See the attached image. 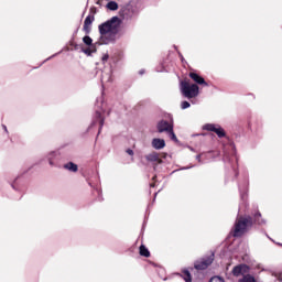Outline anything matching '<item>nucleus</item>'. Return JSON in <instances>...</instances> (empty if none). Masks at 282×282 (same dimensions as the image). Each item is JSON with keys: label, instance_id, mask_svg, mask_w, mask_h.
Masks as SVG:
<instances>
[{"label": "nucleus", "instance_id": "1", "mask_svg": "<svg viewBox=\"0 0 282 282\" xmlns=\"http://www.w3.org/2000/svg\"><path fill=\"white\" fill-rule=\"evenodd\" d=\"M120 18L112 17L110 20L98 26L100 33V45H109V43H113L116 41L118 32H120Z\"/></svg>", "mask_w": 282, "mask_h": 282}, {"label": "nucleus", "instance_id": "2", "mask_svg": "<svg viewBox=\"0 0 282 282\" xmlns=\"http://www.w3.org/2000/svg\"><path fill=\"white\" fill-rule=\"evenodd\" d=\"M181 91L184 98H197L199 96V86L196 84H191L186 80L181 82Z\"/></svg>", "mask_w": 282, "mask_h": 282}, {"label": "nucleus", "instance_id": "3", "mask_svg": "<svg viewBox=\"0 0 282 282\" xmlns=\"http://www.w3.org/2000/svg\"><path fill=\"white\" fill-rule=\"evenodd\" d=\"M249 226H252L251 217H238L235 224L234 237H241V235H245Z\"/></svg>", "mask_w": 282, "mask_h": 282}, {"label": "nucleus", "instance_id": "4", "mask_svg": "<svg viewBox=\"0 0 282 282\" xmlns=\"http://www.w3.org/2000/svg\"><path fill=\"white\" fill-rule=\"evenodd\" d=\"M203 129L205 131H213L215 134L218 135V138H224L226 135V131H224V128L217 124L207 123L203 126Z\"/></svg>", "mask_w": 282, "mask_h": 282}, {"label": "nucleus", "instance_id": "5", "mask_svg": "<svg viewBox=\"0 0 282 282\" xmlns=\"http://www.w3.org/2000/svg\"><path fill=\"white\" fill-rule=\"evenodd\" d=\"M248 272H250V267L247 264L236 265L232 269L234 276H241V274H248Z\"/></svg>", "mask_w": 282, "mask_h": 282}, {"label": "nucleus", "instance_id": "6", "mask_svg": "<svg viewBox=\"0 0 282 282\" xmlns=\"http://www.w3.org/2000/svg\"><path fill=\"white\" fill-rule=\"evenodd\" d=\"M156 129L159 133H169L173 129V126L172 123H169V121H160L156 126Z\"/></svg>", "mask_w": 282, "mask_h": 282}, {"label": "nucleus", "instance_id": "7", "mask_svg": "<svg viewBox=\"0 0 282 282\" xmlns=\"http://www.w3.org/2000/svg\"><path fill=\"white\" fill-rule=\"evenodd\" d=\"M145 160H148V162H154L156 164H162V154L158 153V152H151L150 154L145 155Z\"/></svg>", "mask_w": 282, "mask_h": 282}, {"label": "nucleus", "instance_id": "8", "mask_svg": "<svg viewBox=\"0 0 282 282\" xmlns=\"http://www.w3.org/2000/svg\"><path fill=\"white\" fill-rule=\"evenodd\" d=\"M189 78H192L196 85H204L205 87H208V83H206L204 77L199 76L197 73H189Z\"/></svg>", "mask_w": 282, "mask_h": 282}, {"label": "nucleus", "instance_id": "9", "mask_svg": "<svg viewBox=\"0 0 282 282\" xmlns=\"http://www.w3.org/2000/svg\"><path fill=\"white\" fill-rule=\"evenodd\" d=\"M212 263H213V257H209L206 260L197 262L195 264V269L196 270H206V268H208V265H210Z\"/></svg>", "mask_w": 282, "mask_h": 282}, {"label": "nucleus", "instance_id": "10", "mask_svg": "<svg viewBox=\"0 0 282 282\" xmlns=\"http://www.w3.org/2000/svg\"><path fill=\"white\" fill-rule=\"evenodd\" d=\"M95 18L94 15H87V18L84 21V30L87 34H89L90 30H91V23H94Z\"/></svg>", "mask_w": 282, "mask_h": 282}, {"label": "nucleus", "instance_id": "11", "mask_svg": "<svg viewBox=\"0 0 282 282\" xmlns=\"http://www.w3.org/2000/svg\"><path fill=\"white\" fill-rule=\"evenodd\" d=\"M152 147L153 149L160 151V149H164V147H166V142L164 141V139H153Z\"/></svg>", "mask_w": 282, "mask_h": 282}, {"label": "nucleus", "instance_id": "12", "mask_svg": "<svg viewBox=\"0 0 282 282\" xmlns=\"http://www.w3.org/2000/svg\"><path fill=\"white\" fill-rule=\"evenodd\" d=\"M64 169H67V171H73V173H76V171H78V165L74 163H67L64 165Z\"/></svg>", "mask_w": 282, "mask_h": 282}, {"label": "nucleus", "instance_id": "13", "mask_svg": "<svg viewBox=\"0 0 282 282\" xmlns=\"http://www.w3.org/2000/svg\"><path fill=\"white\" fill-rule=\"evenodd\" d=\"M140 254L141 257H151V252H149V249H147L144 245H141L140 247Z\"/></svg>", "mask_w": 282, "mask_h": 282}, {"label": "nucleus", "instance_id": "14", "mask_svg": "<svg viewBox=\"0 0 282 282\" xmlns=\"http://www.w3.org/2000/svg\"><path fill=\"white\" fill-rule=\"evenodd\" d=\"M107 8H108V10L116 11V10H118V2L110 1V2L107 3Z\"/></svg>", "mask_w": 282, "mask_h": 282}, {"label": "nucleus", "instance_id": "15", "mask_svg": "<svg viewBox=\"0 0 282 282\" xmlns=\"http://www.w3.org/2000/svg\"><path fill=\"white\" fill-rule=\"evenodd\" d=\"M239 282H257V280L254 279V276L247 274Z\"/></svg>", "mask_w": 282, "mask_h": 282}, {"label": "nucleus", "instance_id": "16", "mask_svg": "<svg viewBox=\"0 0 282 282\" xmlns=\"http://www.w3.org/2000/svg\"><path fill=\"white\" fill-rule=\"evenodd\" d=\"M183 274H184V276H183L184 281L192 282L191 272H188V270H184Z\"/></svg>", "mask_w": 282, "mask_h": 282}, {"label": "nucleus", "instance_id": "17", "mask_svg": "<svg viewBox=\"0 0 282 282\" xmlns=\"http://www.w3.org/2000/svg\"><path fill=\"white\" fill-rule=\"evenodd\" d=\"M83 41H84L85 45H91L94 43V40H91L89 37V35L84 36Z\"/></svg>", "mask_w": 282, "mask_h": 282}, {"label": "nucleus", "instance_id": "18", "mask_svg": "<svg viewBox=\"0 0 282 282\" xmlns=\"http://www.w3.org/2000/svg\"><path fill=\"white\" fill-rule=\"evenodd\" d=\"M167 133H169L171 140H174V142H177V137L175 135V132H173V128Z\"/></svg>", "mask_w": 282, "mask_h": 282}, {"label": "nucleus", "instance_id": "19", "mask_svg": "<svg viewBox=\"0 0 282 282\" xmlns=\"http://www.w3.org/2000/svg\"><path fill=\"white\" fill-rule=\"evenodd\" d=\"M191 107V104L188 101L181 102V109H188Z\"/></svg>", "mask_w": 282, "mask_h": 282}, {"label": "nucleus", "instance_id": "20", "mask_svg": "<svg viewBox=\"0 0 282 282\" xmlns=\"http://www.w3.org/2000/svg\"><path fill=\"white\" fill-rule=\"evenodd\" d=\"M209 282H224V279H221L220 276H214L210 279Z\"/></svg>", "mask_w": 282, "mask_h": 282}, {"label": "nucleus", "instance_id": "21", "mask_svg": "<svg viewBox=\"0 0 282 282\" xmlns=\"http://www.w3.org/2000/svg\"><path fill=\"white\" fill-rule=\"evenodd\" d=\"M101 61H102L104 63L107 62V61H109V55H107V54L104 55L102 58H101Z\"/></svg>", "mask_w": 282, "mask_h": 282}, {"label": "nucleus", "instance_id": "22", "mask_svg": "<svg viewBox=\"0 0 282 282\" xmlns=\"http://www.w3.org/2000/svg\"><path fill=\"white\" fill-rule=\"evenodd\" d=\"M128 155H133V150L129 149L127 150Z\"/></svg>", "mask_w": 282, "mask_h": 282}, {"label": "nucleus", "instance_id": "23", "mask_svg": "<svg viewBox=\"0 0 282 282\" xmlns=\"http://www.w3.org/2000/svg\"><path fill=\"white\" fill-rule=\"evenodd\" d=\"M258 217H261V214H260V213L256 214V219H257Z\"/></svg>", "mask_w": 282, "mask_h": 282}, {"label": "nucleus", "instance_id": "24", "mask_svg": "<svg viewBox=\"0 0 282 282\" xmlns=\"http://www.w3.org/2000/svg\"><path fill=\"white\" fill-rule=\"evenodd\" d=\"M101 127H102V121H101Z\"/></svg>", "mask_w": 282, "mask_h": 282}]
</instances>
